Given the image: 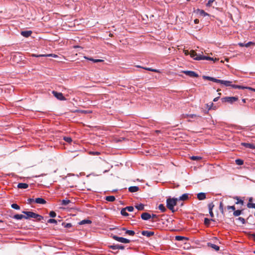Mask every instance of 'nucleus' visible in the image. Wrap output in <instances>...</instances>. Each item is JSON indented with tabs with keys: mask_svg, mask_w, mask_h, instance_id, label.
Masks as SVG:
<instances>
[{
	"mask_svg": "<svg viewBox=\"0 0 255 255\" xmlns=\"http://www.w3.org/2000/svg\"><path fill=\"white\" fill-rule=\"evenodd\" d=\"M219 210L222 214H224V208H223V203H222V202H221L220 203Z\"/></svg>",
	"mask_w": 255,
	"mask_h": 255,
	"instance_id": "nucleus-40",
	"label": "nucleus"
},
{
	"mask_svg": "<svg viewBox=\"0 0 255 255\" xmlns=\"http://www.w3.org/2000/svg\"><path fill=\"white\" fill-rule=\"evenodd\" d=\"M151 218H153V219H154V218H158V216L155 215V214H152V215H151Z\"/></svg>",
	"mask_w": 255,
	"mask_h": 255,
	"instance_id": "nucleus-59",
	"label": "nucleus"
},
{
	"mask_svg": "<svg viewBox=\"0 0 255 255\" xmlns=\"http://www.w3.org/2000/svg\"><path fill=\"white\" fill-rule=\"evenodd\" d=\"M49 216H50V217H51L52 218H54V217H56V213L54 211H52L50 212Z\"/></svg>",
	"mask_w": 255,
	"mask_h": 255,
	"instance_id": "nucleus-48",
	"label": "nucleus"
},
{
	"mask_svg": "<svg viewBox=\"0 0 255 255\" xmlns=\"http://www.w3.org/2000/svg\"><path fill=\"white\" fill-rule=\"evenodd\" d=\"M28 185L27 183H20L17 185V187L20 189H26Z\"/></svg>",
	"mask_w": 255,
	"mask_h": 255,
	"instance_id": "nucleus-18",
	"label": "nucleus"
},
{
	"mask_svg": "<svg viewBox=\"0 0 255 255\" xmlns=\"http://www.w3.org/2000/svg\"><path fill=\"white\" fill-rule=\"evenodd\" d=\"M242 213V210H234V212L233 213V215L235 217L239 216Z\"/></svg>",
	"mask_w": 255,
	"mask_h": 255,
	"instance_id": "nucleus-30",
	"label": "nucleus"
},
{
	"mask_svg": "<svg viewBox=\"0 0 255 255\" xmlns=\"http://www.w3.org/2000/svg\"><path fill=\"white\" fill-rule=\"evenodd\" d=\"M253 198L252 197H250L249 199V203H252V202L253 201Z\"/></svg>",
	"mask_w": 255,
	"mask_h": 255,
	"instance_id": "nucleus-63",
	"label": "nucleus"
},
{
	"mask_svg": "<svg viewBox=\"0 0 255 255\" xmlns=\"http://www.w3.org/2000/svg\"><path fill=\"white\" fill-rule=\"evenodd\" d=\"M207 107H209V108H208V109H209V110H211V109H214V108H213V106H214V104H213V103H211L210 104V105H209V104H207Z\"/></svg>",
	"mask_w": 255,
	"mask_h": 255,
	"instance_id": "nucleus-54",
	"label": "nucleus"
},
{
	"mask_svg": "<svg viewBox=\"0 0 255 255\" xmlns=\"http://www.w3.org/2000/svg\"><path fill=\"white\" fill-rule=\"evenodd\" d=\"M50 55H36V54H32L31 55L32 56L35 57H47V56H49Z\"/></svg>",
	"mask_w": 255,
	"mask_h": 255,
	"instance_id": "nucleus-45",
	"label": "nucleus"
},
{
	"mask_svg": "<svg viewBox=\"0 0 255 255\" xmlns=\"http://www.w3.org/2000/svg\"><path fill=\"white\" fill-rule=\"evenodd\" d=\"M190 55L191 56V57L193 58L194 60H195V58L198 56H200L201 55L200 54L199 55H198L197 54V53L194 51V50H191L190 51Z\"/></svg>",
	"mask_w": 255,
	"mask_h": 255,
	"instance_id": "nucleus-21",
	"label": "nucleus"
},
{
	"mask_svg": "<svg viewBox=\"0 0 255 255\" xmlns=\"http://www.w3.org/2000/svg\"><path fill=\"white\" fill-rule=\"evenodd\" d=\"M35 203L40 204H44L46 203V201L41 198H37L35 200Z\"/></svg>",
	"mask_w": 255,
	"mask_h": 255,
	"instance_id": "nucleus-17",
	"label": "nucleus"
},
{
	"mask_svg": "<svg viewBox=\"0 0 255 255\" xmlns=\"http://www.w3.org/2000/svg\"><path fill=\"white\" fill-rule=\"evenodd\" d=\"M109 248L114 250H124L125 249V247L122 245H111L109 246Z\"/></svg>",
	"mask_w": 255,
	"mask_h": 255,
	"instance_id": "nucleus-7",
	"label": "nucleus"
},
{
	"mask_svg": "<svg viewBox=\"0 0 255 255\" xmlns=\"http://www.w3.org/2000/svg\"><path fill=\"white\" fill-rule=\"evenodd\" d=\"M127 209L124 208L121 210V213L123 216H128L129 214L126 212Z\"/></svg>",
	"mask_w": 255,
	"mask_h": 255,
	"instance_id": "nucleus-32",
	"label": "nucleus"
},
{
	"mask_svg": "<svg viewBox=\"0 0 255 255\" xmlns=\"http://www.w3.org/2000/svg\"><path fill=\"white\" fill-rule=\"evenodd\" d=\"M32 33V31L30 30L28 31H22L21 32V34L25 37H28L30 36Z\"/></svg>",
	"mask_w": 255,
	"mask_h": 255,
	"instance_id": "nucleus-15",
	"label": "nucleus"
},
{
	"mask_svg": "<svg viewBox=\"0 0 255 255\" xmlns=\"http://www.w3.org/2000/svg\"><path fill=\"white\" fill-rule=\"evenodd\" d=\"M135 207L137 209L138 211H143L144 210V205L142 204H140L138 205H136L135 206Z\"/></svg>",
	"mask_w": 255,
	"mask_h": 255,
	"instance_id": "nucleus-23",
	"label": "nucleus"
},
{
	"mask_svg": "<svg viewBox=\"0 0 255 255\" xmlns=\"http://www.w3.org/2000/svg\"><path fill=\"white\" fill-rule=\"evenodd\" d=\"M92 221L89 220H83L79 223L80 225H84L85 224H91Z\"/></svg>",
	"mask_w": 255,
	"mask_h": 255,
	"instance_id": "nucleus-33",
	"label": "nucleus"
},
{
	"mask_svg": "<svg viewBox=\"0 0 255 255\" xmlns=\"http://www.w3.org/2000/svg\"><path fill=\"white\" fill-rule=\"evenodd\" d=\"M191 159L193 160H198L202 159V157L198 156H192L190 157Z\"/></svg>",
	"mask_w": 255,
	"mask_h": 255,
	"instance_id": "nucleus-43",
	"label": "nucleus"
},
{
	"mask_svg": "<svg viewBox=\"0 0 255 255\" xmlns=\"http://www.w3.org/2000/svg\"><path fill=\"white\" fill-rule=\"evenodd\" d=\"M126 234L130 236H133L135 234V232L132 230H126Z\"/></svg>",
	"mask_w": 255,
	"mask_h": 255,
	"instance_id": "nucleus-42",
	"label": "nucleus"
},
{
	"mask_svg": "<svg viewBox=\"0 0 255 255\" xmlns=\"http://www.w3.org/2000/svg\"><path fill=\"white\" fill-rule=\"evenodd\" d=\"M178 201V199L175 198H169L166 200V206L168 209L172 211V213H174L176 211L174 209V206L177 204Z\"/></svg>",
	"mask_w": 255,
	"mask_h": 255,
	"instance_id": "nucleus-1",
	"label": "nucleus"
},
{
	"mask_svg": "<svg viewBox=\"0 0 255 255\" xmlns=\"http://www.w3.org/2000/svg\"><path fill=\"white\" fill-rule=\"evenodd\" d=\"M63 139L65 141L68 143H70L72 141V138L70 137L65 136L64 137Z\"/></svg>",
	"mask_w": 255,
	"mask_h": 255,
	"instance_id": "nucleus-46",
	"label": "nucleus"
},
{
	"mask_svg": "<svg viewBox=\"0 0 255 255\" xmlns=\"http://www.w3.org/2000/svg\"><path fill=\"white\" fill-rule=\"evenodd\" d=\"M214 206H215L214 204H213V202L209 203L208 204V208H209V212L213 211V209L214 207Z\"/></svg>",
	"mask_w": 255,
	"mask_h": 255,
	"instance_id": "nucleus-39",
	"label": "nucleus"
},
{
	"mask_svg": "<svg viewBox=\"0 0 255 255\" xmlns=\"http://www.w3.org/2000/svg\"><path fill=\"white\" fill-rule=\"evenodd\" d=\"M182 73L185 74L186 75L190 77H198L199 75L197 73L192 71H183Z\"/></svg>",
	"mask_w": 255,
	"mask_h": 255,
	"instance_id": "nucleus-5",
	"label": "nucleus"
},
{
	"mask_svg": "<svg viewBox=\"0 0 255 255\" xmlns=\"http://www.w3.org/2000/svg\"><path fill=\"white\" fill-rule=\"evenodd\" d=\"M199 11L200 14L202 15L205 16L207 15V13H206L203 10H198Z\"/></svg>",
	"mask_w": 255,
	"mask_h": 255,
	"instance_id": "nucleus-55",
	"label": "nucleus"
},
{
	"mask_svg": "<svg viewBox=\"0 0 255 255\" xmlns=\"http://www.w3.org/2000/svg\"><path fill=\"white\" fill-rule=\"evenodd\" d=\"M22 213L25 215L24 219H28L30 218H34L35 213L30 211H22Z\"/></svg>",
	"mask_w": 255,
	"mask_h": 255,
	"instance_id": "nucleus-6",
	"label": "nucleus"
},
{
	"mask_svg": "<svg viewBox=\"0 0 255 255\" xmlns=\"http://www.w3.org/2000/svg\"><path fill=\"white\" fill-rule=\"evenodd\" d=\"M231 87H232L235 89H245L246 88L244 86L236 85H233V84H231Z\"/></svg>",
	"mask_w": 255,
	"mask_h": 255,
	"instance_id": "nucleus-29",
	"label": "nucleus"
},
{
	"mask_svg": "<svg viewBox=\"0 0 255 255\" xmlns=\"http://www.w3.org/2000/svg\"><path fill=\"white\" fill-rule=\"evenodd\" d=\"M245 89H248L250 90H251V91H255V89H254L252 87H245Z\"/></svg>",
	"mask_w": 255,
	"mask_h": 255,
	"instance_id": "nucleus-58",
	"label": "nucleus"
},
{
	"mask_svg": "<svg viewBox=\"0 0 255 255\" xmlns=\"http://www.w3.org/2000/svg\"><path fill=\"white\" fill-rule=\"evenodd\" d=\"M203 78L205 80L212 81L213 82L218 83H220V80H219V79H216L215 78L211 77L210 76H203Z\"/></svg>",
	"mask_w": 255,
	"mask_h": 255,
	"instance_id": "nucleus-8",
	"label": "nucleus"
},
{
	"mask_svg": "<svg viewBox=\"0 0 255 255\" xmlns=\"http://www.w3.org/2000/svg\"><path fill=\"white\" fill-rule=\"evenodd\" d=\"M70 203H71V201L69 200H63L61 201V204L63 206H66Z\"/></svg>",
	"mask_w": 255,
	"mask_h": 255,
	"instance_id": "nucleus-34",
	"label": "nucleus"
},
{
	"mask_svg": "<svg viewBox=\"0 0 255 255\" xmlns=\"http://www.w3.org/2000/svg\"><path fill=\"white\" fill-rule=\"evenodd\" d=\"M158 209L162 212H165L166 211V209L163 204H160L158 206Z\"/></svg>",
	"mask_w": 255,
	"mask_h": 255,
	"instance_id": "nucleus-31",
	"label": "nucleus"
},
{
	"mask_svg": "<svg viewBox=\"0 0 255 255\" xmlns=\"http://www.w3.org/2000/svg\"><path fill=\"white\" fill-rule=\"evenodd\" d=\"M141 218L143 220H148L151 218V215L148 213L144 212L141 214Z\"/></svg>",
	"mask_w": 255,
	"mask_h": 255,
	"instance_id": "nucleus-10",
	"label": "nucleus"
},
{
	"mask_svg": "<svg viewBox=\"0 0 255 255\" xmlns=\"http://www.w3.org/2000/svg\"><path fill=\"white\" fill-rule=\"evenodd\" d=\"M232 82L229 81H224L220 80V83L224 84L225 86L228 87L231 86Z\"/></svg>",
	"mask_w": 255,
	"mask_h": 255,
	"instance_id": "nucleus-20",
	"label": "nucleus"
},
{
	"mask_svg": "<svg viewBox=\"0 0 255 255\" xmlns=\"http://www.w3.org/2000/svg\"><path fill=\"white\" fill-rule=\"evenodd\" d=\"M235 163L238 165H242L244 164V161L241 159H237L235 160Z\"/></svg>",
	"mask_w": 255,
	"mask_h": 255,
	"instance_id": "nucleus-35",
	"label": "nucleus"
},
{
	"mask_svg": "<svg viewBox=\"0 0 255 255\" xmlns=\"http://www.w3.org/2000/svg\"><path fill=\"white\" fill-rule=\"evenodd\" d=\"M34 218L36 219L37 221H40L43 219L44 217L39 214L35 213Z\"/></svg>",
	"mask_w": 255,
	"mask_h": 255,
	"instance_id": "nucleus-28",
	"label": "nucleus"
},
{
	"mask_svg": "<svg viewBox=\"0 0 255 255\" xmlns=\"http://www.w3.org/2000/svg\"><path fill=\"white\" fill-rule=\"evenodd\" d=\"M11 207L12 208L16 209V210H19L20 207L16 204H12L11 205Z\"/></svg>",
	"mask_w": 255,
	"mask_h": 255,
	"instance_id": "nucleus-44",
	"label": "nucleus"
},
{
	"mask_svg": "<svg viewBox=\"0 0 255 255\" xmlns=\"http://www.w3.org/2000/svg\"><path fill=\"white\" fill-rule=\"evenodd\" d=\"M219 98H220V97H216L214 99L213 101L217 102L219 100Z\"/></svg>",
	"mask_w": 255,
	"mask_h": 255,
	"instance_id": "nucleus-62",
	"label": "nucleus"
},
{
	"mask_svg": "<svg viewBox=\"0 0 255 255\" xmlns=\"http://www.w3.org/2000/svg\"><path fill=\"white\" fill-rule=\"evenodd\" d=\"M34 201H35V200L33 199L29 198L27 199V203L28 204H31Z\"/></svg>",
	"mask_w": 255,
	"mask_h": 255,
	"instance_id": "nucleus-56",
	"label": "nucleus"
},
{
	"mask_svg": "<svg viewBox=\"0 0 255 255\" xmlns=\"http://www.w3.org/2000/svg\"><path fill=\"white\" fill-rule=\"evenodd\" d=\"M184 53H185V55H189V54L190 55V52H189L188 50H185L184 51Z\"/></svg>",
	"mask_w": 255,
	"mask_h": 255,
	"instance_id": "nucleus-60",
	"label": "nucleus"
},
{
	"mask_svg": "<svg viewBox=\"0 0 255 255\" xmlns=\"http://www.w3.org/2000/svg\"><path fill=\"white\" fill-rule=\"evenodd\" d=\"M194 21L195 23L197 24L199 22V20L198 19H195Z\"/></svg>",
	"mask_w": 255,
	"mask_h": 255,
	"instance_id": "nucleus-61",
	"label": "nucleus"
},
{
	"mask_svg": "<svg viewBox=\"0 0 255 255\" xmlns=\"http://www.w3.org/2000/svg\"><path fill=\"white\" fill-rule=\"evenodd\" d=\"M210 221H213V219H209L208 218L204 219V224L206 226H209L210 223Z\"/></svg>",
	"mask_w": 255,
	"mask_h": 255,
	"instance_id": "nucleus-37",
	"label": "nucleus"
},
{
	"mask_svg": "<svg viewBox=\"0 0 255 255\" xmlns=\"http://www.w3.org/2000/svg\"><path fill=\"white\" fill-rule=\"evenodd\" d=\"M196 60H214L213 58L208 56H202L200 55L196 57L195 58Z\"/></svg>",
	"mask_w": 255,
	"mask_h": 255,
	"instance_id": "nucleus-9",
	"label": "nucleus"
},
{
	"mask_svg": "<svg viewBox=\"0 0 255 255\" xmlns=\"http://www.w3.org/2000/svg\"><path fill=\"white\" fill-rule=\"evenodd\" d=\"M47 222L48 223H54V224H57V221L54 219H50L48 220Z\"/></svg>",
	"mask_w": 255,
	"mask_h": 255,
	"instance_id": "nucleus-49",
	"label": "nucleus"
},
{
	"mask_svg": "<svg viewBox=\"0 0 255 255\" xmlns=\"http://www.w3.org/2000/svg\"><path fill=\"white\" fill-rule=\"evenodd\" d=\"M251 236L253 237L254 241L255 242V234H253Z\"/></svg>",
	"mask_w": 255,
	"mask_h": 255,
	"instance_id": "nucleus-64",
	"label": "nucleus"
},
{
	"mask_svg": "<svg viewBox=\"0 0 255 255\" xmlns=\"http://www.w3.org/2000/svg\"><path fill=\"white\" fill-rule=\"evenodd\" d=\"M139 190V187L137 186H131L128 188V191L130 192H135Z\"/></svg>",
	"mask_w": 255,
	"mask_h": 255,
	"instance_id": "nucleus-19",
	"label": "nucleus"
},
{
	"mask_svg": "<svg viewBox=\"0 0 255 255\" xmlns=\"http://www.w3.org/2000/svg\"><path fill=\"white\" fill-rule=\"evenodd\" d=\"M85 58L87 59H88L90 61H92L93 62H94V63H97V62H103L104 60H102V59H94L92 58H88L86 56L84 57Z\"/></svg>",
	"mask_w": 255,
	"mask_h": 255,
	"instance_id": "nucleus-24",
	"label": "nucleus"
},
{
	"mask_svg": "<svg viewBox=\"0 0 255 255\" xmlns=\"http://www.w3.org/2000/svg\"><path fill=\"white\" fill-rule=\"evenodd\" d=\"M112 238L114 240H115L117 241H118L119 242L127 244L130 243V241L128 239L123 238V237H119L118 236H117L116 235H113L112 236Z\"/></svg>",
	"mask_w": 255,
	"mask_h": 255,
	"instance_id": "nucleus-3",
	"label": "nucleus"
},
{
	"mask_svg": "<svg viewBox=\"0 0 255 255\" xmlns=\"http://www.w3.org/2000/svg\"><path fill=\"white\" fill-rule=\"evenodd\" d=\"M234 199H235L237 200V201L236 203V204H241L242 205H243V204H244L243 200L240 199L238 197L236 196V197H234Z\"/></svg>",
	"mask_w": 255,
	"mask_h": 255,
	"instance_id": "nucleus-36",
	"label": "nucleus"
},
{
	"mask_svg": "<svg viewBox=\"0 0 255 255\" xmlns=\"http://www.w3.org/2000/svg\"><path fill=\"white\" fill-rule=\"evenodd\" d=\"M238 45L241 46V47H250V46L252 45H255V43L253 42H251V41H250L247 43H239L238 44Z\"/></svg>",
	"mask_w": 255,
	"mask_h": 255,
	"instance_id": "nucleus-13",
	"label": "nucleus"
},
{
	"mask_svg": "<svg viewBox=\"0 0 255 255\" xmlns=\"http://www.w3.org/2000/svg\"><path fill=\"white\" fill-rule=\"evenodd\" d=\"M241 145L246 147V148H249L251 149H255V146L252 143H246V142H242Z\"/></svg>",
	"mask_w": 255,
	"mask_h": 255,
	"instance_id": "nucleus-12",
	"label": "nucleus"
},
{
	"mask_svg": "<svg viewBox=\"0 0 255 255\" xmlns=\"http://www.w3.org/2000/svg\"><path fill=\"white\" fill-rule=\"evenodd\" d=\"M90 154H92V155H99L100 154V153L98 151H93V152H90Z\"/></svg>",
	"mask_w": 255,
	"mask_h": 255,
	"instance_id": "nucleus-57",
	"label": "nucleus"
},
{
	"mask_svg": "<svg viewBox=\"0 0 255 255\" xmlns=\"http://www.w3.org/2000/svg\"><path fill=\"white\" fill-rule=\"evenodd\" d=\"M175 240L177 241H183V240L187 241L188 240V239L185 237L177 236L175 237Z\"/></svg>",
	"mask_w": 255,
	"mask_h": 255,
	"instance_id": "nucleus-25",
	"label": "nucleus"
},
{
	"mask_svg": "<svg viewBox=\"0 0 255 255\" xmlns=\"http://www.w3.org/2000/svg\"><path fill=\"white\" fill-rule=\"evenodd\" d=\"M188 194H184L180 198L178 199V201H185L188 199Z\"/></svg>",
	"mask_w": 255,
	"mask_h": 255,
	"instance_id": "nucleus-22",
	"label": "nucleus"
},
{
	"mask_svg": "<svg viewBox=\"0 0 255 255\" xmlns=\"http://www.w3.org/2000/svg\"><path fill=\"white\" fill-rule=\"evenodd\" d=\"M238 220L242 222V224H245L246 223L245 219L242 217H239L238 218Z\"/></svg>",
	"mask_w": 255,
	"mask_h": 255,
	"instance_id": "nucleus-51",
	"label": "nucleus"
},
{
	"mask_svg": "<svg viewBox=\"0 0 255 255\" xmlns=\"http://www.w3.org/2000/svg\"><path fill=\"white\" fill-rule=\"evenodd\" d=\"M207 246H208V247H210V248L214 249L216 251H219V249H220V248H219V246H217V245H216L215 244H212L211 243H207Z\"/></svg>",
	"mask_w": 255,
	"mask_h": 255,
	"instance_id": "nucleus-16",
	"label": "nucleus"
},
{
	"mask_svg": "<svg viewBox=\"0 0 255 255\" xmlns=\"http://www.w3.org/2000/svg\"><path fill=\"white\" fill-rule=\"evenodd\" d=\"M52 94L58 100L61 101H65L66 100V98L64 97L62 93H58L56 91H53Z\"/></svg>",
	"mask_w": 255,
	"mask_h": 255,
	"instance_id": "nucleus-4",
	"label": "nucleus"
},
{
	"mask_svg": "<svg viewBox=\"0 0 255 255\" xmlns=\"http://www.w3.org/2000/svg\"><path fill=\"white\" fill-rule=\"evenodd\" d=\"M141 234L143 236H146L147 237H150L154 235V233L153 232L148 231H143L141 232Z\"/></svg>",
	"mask_w": 255,
	"mask_h": 255,
	"instance_id": "nucleus-11",
	"label": "nucleus"
},
{
	"mask_svg": "<svg viewBox=\"0 0 255 255\" xmlns=\"http://www.w3.org/2000/svg\"><path fill=\"white\" fill-rule=\"evenodd\" d=\"M62 225L63 226H64V227L65 228H71V227L72 226V224H71V223H63L62 224Z\"/></svg>",
	"mask_w": 255,
	"mask_h": 255,
	"instance_id": "nucleus-41",
	"label": "nucleus"
},
{
	"mask_svg": "<svg viewBox=\"0 0 255 255\" xmlns=\"http://www.w3.org/2000/svg\"><path fill=\"white\" fill-rule=\"evenodd\" d=\"M197 198L199 200H203L206 198V195L205 193L201 192L197 194Z\"/></svg>",
	"mask_w": 255,
	"mask_h": 255,
	"instance_id": "nucleus-14",
	"label": "nucleus"
},
{
	"mask_svg": "<svg viewBox=\"0 0 255 255\" xmlns=\"http://www.w3.org/2000/svg\"><path fill=\"white\" fill-rule=\"evenodd\" d=\"M247 207L249 208H255V204L252 203H248Z\"/></svg>",
	"mask_w": 255,
	"mask_h": 255,
	"instance_id": "nucleus-47",
	"label": "nucleus"
},
{
	"mask_svg": "<svg viewBox=\"0 0 255 255\" xmlns=\"http://www.w3.org/2000/svg\"><path fill=\"white\" fill-rule=\"evenodd\" d=\"M142 68H143L144 69L148 70V71H153V72H157V73L159 72V70H158L157 69H152L151 68H144V67H142Z\"/></svg>",
	"mask_w": 255,
	"mask_h": 255,
	"instance_id": "nucleus-38",
	"label": "nucleus"
},
{
	"mask_svg": "<svg viewBox=\"0 0 255 255\" xmlns=\"http://www.w3.org/2000/svg\"><path fill=\"white\" fill-rule=\"evenodd\" d=\"M228 210H232L233 211L235 210L236 208L234 206H228L227 207Z\"/></svg>",
	"mask_w": 255,
	"mask_h": 255,
	"instance_id": "nucleus-53",
	"label": "nucleus"
},
{
	"mask_svg": "<svg viewBox=\"0 0 255 255\" xmlns=\"http://www.w3.org/2000/svg\"><path fill=\"white\" fill-rule=\"evenodd\" d=\"M238 100V98L236 97H225L221 99L223 103L228 102L231 104H233Z\"/></svg>",
	"mask_w": 255,
	"mask_h": 255,
	"instance_id": "nucleus-2",
	"label": "nucleus"
},
{
	"mask_svg": "<svg viewBox=\"0 0 255 255\" xmlns=\"http://www.w3.org/2000/svg\"><path fill=\"white\" fill-rule=\"evenodd\" d=\"M25 215H20V214H16L13 216V218L16 220H21L23 218H24Z\"/></svg>",
	"mask_w": 255,
	"mask_h": 255,
	"instance_id": "nucleus-26",
	"label": "nucleus"
},
{
	"mask_svg": "<svg viewBox=\"0 0 255 255\" xmlns=\"http://www.w3.org/2000/svg\"><path fill=\"white\" fill-rule=\"evenodd\" d=\"M215 1V0H209L207 3V6H211L212 5V3Z\"/></svg>",
	"mask_w": 255,
	"mask_h": 255,
	"instance_id": "nucleus-52",
	"label": "nucleus"
},
{
	"mask_svg": "<svg viewBox=\"0 0 255 255\" xmlns=\"http://www.w3.org/2000/svg\"><path fill=\"white\" fill-rule=\"evenodd\" d=\"M125 208L129 212H132L134 210V208L132 206H127Z\"/></svg>",
	"mask_w": 255,
	"mask_h": 255,
	"instance_id": "nucleus-50",
	"label": "nucleus"
},
{
	"mask_svg": "<svg viewBox=\"0 0 255 255\" xmlns=\"http://www.w3.org/2000/svg\"><path fill=\"white\" fill-rule=\"evenodd\" d=\"M116 198L114 196H108L106 197V200L109 202H114Z\"/></svg>",
	"mask_w": 255,
	"mask_h": 255,
	"instance_id": "nucleus-27",
	"label": "nucleus"
}]
</instances>
